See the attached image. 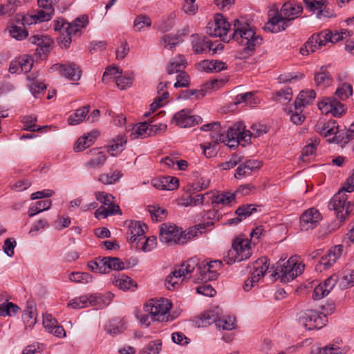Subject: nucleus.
<instances>
[{"label": "nucleus", "mask_w": 354, "mask_h": 354, "mask_svg": "<svg viewBox=\"0 0 354 354\" xmlns=\"http://www.w3.org/2000/svg\"><path fill=\"white\" fill-rule=\"evenodd\" d=\"M233 26L234 32L227 39L226 35L231 28V24L223 17V42H228L230 39L232 38L243 46L240 53V59H245L252 56L256 48L262 44V37L257 35L248 24H242L237 19L234 20Z\"/></svg>", "instance_id": "f257e3e1"}, {"label": "nucleus", "mask_w": 354, "mask_h": 354, "mask_svg": "<svg viewBox=\"0 0 354 354\" xmlns=\"http://www.w3.org/2000/svg\"><path fill=\"white\" fill-rule=\"evenodd\" d=\"M303 11V7L295 2L285 3L279 12L278 8L273 6L268 11L269 20L264 26V30L277 33L284 30L288 26V22L299 17Z\"/></svg>", "instance_id": "f03ea898"}, {"label": "nucleus", "mask_w": 354, "mask_h": 354, "mask_svg": "<svg viewBox=\"0 0 354 354\" xmlns=\"http://www.w3.org/2000/svg\"><path fill=\"white\" fill-rule=\"evenodd\" d=\"M88 17L82 15L68 23L63 17H58L53 21L55 31L59 32L61 35L57 38V42L62 48H68L72 41V37L80 32L88 24Z\"/></svg>", "instance_id": "7ed1b4c3"}, {"label": "nucleus", "mask_w": 354, "mask_h": 354, "mask_svg": "<svg viewBox=\"0 0 354 354\" xmlns=\"http://www.w3.org/2000/svg\"><path fill=\"white\" fill-rule=\"evenodd\" d=\"M267 132L266 127L261 124H253L250 130H245V126L242 122H237L227 130L226 138L229 147L236 145L245 147L250 144L251 138H258Z\"/></svg>", "instance_id": "20e7f679"}, {"label": "nucleus", "mask_w": 354, "mask_h": 354, "mask_svg": "<svg viewBox=\"0 0 354 354\" xmlns=\"http://www.w3.org/2000/svg\"><path fill=\"white\" fill-rule=\"evenodd\" d=\"M251 241L243 235L236 237L232 241V249L227 251L224 257L226 263L231 265L250 258L252 255Z\"/></svg>", "instance_id": "39448f33"}, {"label": "nucleus", "mask_w": 354, "mask_h": 354, "mask_svg": "<svg viewBox=\"0 0 354 354\" xmlns=\"http://www.w3.org/2000/svg\"><path fill=\"white\" fill-rule=\"evenodd\" d=\"M171 308V304L169 302L168 299H151L146 303L144 310L151 315L152 321L164 322L174 319L170 315H167Z\"/></svg>", "instance_id": "423d86ee"}, {"label": "nucleus", "mask_w": 354, "mask_h": 354, "mask_svg": "<svg viewBox=\"0 0 354 354\" xmlns=\"http://www.w3.org/2000/svg\"><path fill=\"white\" fill-rule=\"evenodd\" d=\"M298 320L308 330L320 329L328 322L326 315L311 309L300 312Z\"/></svg>", "instance_id": "0eeeda50"}, {"label": "nucleus", "mask_w": 354, "mask_h": 354, "mask_svg": "<svg viewBox=\"0 0 354 354\" xmlns=\"http://www.w3.org/2000/svg\"><path fill=\"white\" fill-rule=\"evenodd\" d=\"M159 239L167 245H183L187 243L185 232L176 225L162 223L160 228Z\"/></svg>", "instance_id": "6e6552de"}, {"label": "nucleus", "mask_w": 354, "mask_h": 354, "mask_svg": "<svg viewBox=\"0 0 354 354\" xmlns=\"http://www.w3.org/2000/svg\"><path fill=\"white\" fill-rule=\"evenodd\" d=\"M304 268V264L297 263L293 260L289 259L283 265L277 266L272 276L280 278L283 283H288L300 275Z\"/></svg>", "instance_id": "1a4fd4ad"}, {"label": "nucleus", "mask_w": 354, "mask_h": 354, "mask_svg": "<svg viewBox=\"0 0 354 354\" xmlns=\"http://www.w3.org/2000/svg\"><path fill=\"white\" fill-rule=\"evenodd\" d=\"M346 201V194L343 191L339 190L328 203V208L334 210L337 217L341 220L345 219L347 216L354 211V204Z\"/></svg>", "instance_id": "9d476101"}, {"label": "nucleus", "mask_w": 354, "mask_h": 354, "mask_svg": "<svg viewBox=\"0 0 354 354\" xmlns=\"http://www.w3.org/2000/svg\"><path fill=\"white\" fill-rule=\"evenodd\" d=\"M221 266V260L210 261L203 260L198 261V267L196 268L197 273L199 277L194 279L196 283L201 280L202 281H212L218 276V270Z\"/></svg>", "instance_id": "9b49d317"}, {"label": "nucleus", "mask_w": 354, "mask_h": 354, "mask_svg": "<svg viewBox=\"0 0 354 354\" xmlns=\"http://www.w3.org/2000/svg\"><path fill=\"white\" fill-rule=\"evenodd\" d=\"M28 40L37 46L35 57L40 59H46L52 49L53 39L48 35H35L30 37Z\"/></svg>", "instance_id": "f8f14e48"}, {"label": "nucleus", "mask_w": 354, "mask_h": 354, "mask_svg": "<svg viewBox=\"0 0 354 354\" xmlns=\"http://www.w3.org/2000/svg\"><path fill=\"white\" fill-rule=\"evenodd\" d=\"M190 109H182L175 113L172 122L176 125L183 127H189L202 122V118L198 115H192Z\"/></svg>", "instance_id": "ddd939ff"}, {"label": "nucleus", "mask_w": 354, "mask_h": 354, "mask_svg": "<svg viewBox=\"0 0 354 354\" xmlns=\"http://www.w3.org/2000/svg\"><path fill=\"white\" fill-rule=\"evenodd\" d=\"M147 227L145 224L140 221H131L128 225V232L130 236L127 237L129 241L131 243H135V247L139 250L140 242L145 239V230Z\"/></svg>", "instance_id": "4468645a"}, {"label": "nucleus", "mask_w": 354, "mask_h": 354, "mask_svg": "<svg viewBox=\"0 0 354 354\" xmlns=\"http://www.w3.org/2000/svg\"><path fill=\"white\" fill-rule=\"evenodd\" d=\"M322 113H331L335 117H340L344 113V105L335 97H326L318 103Z\"/></svg>", "instance_id": "2eb2a0df"}, {"label": "nucleus", "mask_w": 354, "mask_h": 354, "mask_svg": "<svg viewBox=\"0 0 354 354\" xmlns=\"http://www.w3.org/2000/svg\"><path fill=\"white\" fill-rule=\"evenodd\" d=\"M328 36V35L326 34V31L312 35L306 43L305 47L301 48L302 55H307L310 52L314 53L322 46H325L329 42Z\"/></svg>", "instance_id": "dca6fc26"}, {"label": "nucleus", "mask_w": 354, "mask_h": 354, "mask_svg": "<svg viewBox=\"0 0 354 354\" xmlns=\"http://www.w3.org/2000/svg\"><path fill=\"white\" fill-rule=\"evenodd\" d=\"M321 214L315 208L305 211L300 217V227L301 230L307 231L315 228L321 221Z\"/></svg>", "instance_id": "f3484780"}, {"label": "nucleus", "mask_w": 354, "mask_h": 354, "mask_svg": "<svg viewBox=\"0 0 354 354\" xmlns=\"http://www.w3.org/2000/svg\"><path fill=\"white\" fill-rule=\"evenodd\" d=\"M32 66L33 61L31 57L23 55L10 62L8 71L11 73H26L30 71Z\"/></svg>", "instance_id": "a211bd4d"}, {"label": "nucleus", "mask_w": 354, "mask_h": 354, "mask_svg": "<svg viewBox=\"0 0 354 354\" xmlns=\"http://www.w3.org/2000/svg\"><path fill=\"white\" fill-rule=\"evenodd\" d=\"M339 277L337 274H333L326 279L324 283L317 285L313 291V298L314 299H320L326 296L338 282Z\"/></svg>", "instance_id": "6ab92c4d"}, {"label": "nucleus", "mask_w": 354, "mask_h": 354, "mask_svg": "<svg viewBox=\"0 0 354 354\" xmlns=\"http://www.w3.org/2000/svg\"><path fill=\"white\" fill-rule=\"evenodd\" d=\"M56 69H59L61 74L67 79L73 81H78L82 75L80 67L74 62L67 64H55Z\"/></svg>", "instance_id": "aec40b11"}, {"label": "nucleus", "mask_w": 354, "mask_h": 354, "mask_svg": "<svg viewBox=\"0 0 354 354\" xmlns=\"http://www.w3.org/2000/svg\"><path fill=\"white\" fill-rule=\"evenodd\" d=\"M221 309L218 307L207 310L199 318L201 323H198V326L206 327L215 324L216 327L220 328L221 324Z\"/></svg>", "instance_id": "412c9836"}, {"label": "nucleus", "mask_w": 354, "mask_h": 354, "mask_svg": "<svg viewBox=\"0 0 354 354\" xmlns=\"http://www.w3.org/2000/svg\"><path fill=\"white\" fill-rule=\"evenodd\" d=\"M43 326L50 333L58 337L66 336V332L62 326L58 324L55 318L50 314H47L43 317Z\"/></svg>", "instance_id": "4be33fe9"}, {"label": "nucleus", "mask_w": 354, "mask_h": 354, "mask_svg": "<svg viewBox=\"0 0 354 354\" xmlns=\"http://www.w3.org/2000/svg\"><path fill=\"white\" fill-rule=\"evenodd\" d=\"M326 1H317V0H305V4L307 8L310 11L315 12L317 11V17L322 19V17H330V11L327 5Z\"/></svg>", "instance_id": "5701e85b"}, {"label": "nucleus", "mask_w": 354, "mask_h": 354, "mask_svg": "<svg viewBox=\"0 0 354 354\" xmlns=\"http://www.w3.org/2000/svg\"><path fill=\"white\" fill-rule=\"evenodd\" d=\"M338 127L337 122L335 120H330L328 122L319 121L315 127V131L324 137L337 136Z\"/></svg>", "instance_id": "b1692460"}, {"label": "nucleus", "mask_w": 354, "mask_h": 354, "mask_svg": "<svg viewBox=\"0 0 354 354\" xmlns=\"http://www.w3.org/2000/svg\"><path fill=\"white\" fill-rule=\"evenodd\" d=\"M261 166V162L257 160H248L237 167L234 177L241 178L250 175L253 171L259 169Z\"/></svg>", "instance_id": "393cba45"}, {"label": "nucleus", "mask_w": 354, "mask_h": 354, "mask_svg": "<svg viewBox=\"0 0 354 354\" xmlns=\"http://www.w3.org/2000/svg\"><path fill=\"white\" fill-rule=\"evenodd\" d=\"M257 211V205L253 204H245L239 207L235 213L237 217L228 220L226 224L234 225L240 223L243 219L252 215Z\"/></svg>", "instance_id": "a878e982"}, {"label": "nucleus", "mask_w": 354, "mask_h": 354, "mask_svg": "<svg viewBox=\"0 0 354 354\" xmlns=\"http://www.w3.org/2000/svg\"><path fill=\"white\" fill-rule=\"evenodd\" d=\"M99 134L100 133L98 131H92L88 133L86 135H84V136L78 138L74 146L75 151L80 152L88 148L93 144L95 140L98 137Z\"/></svg>", "instance_id": "bb28decb"}, {"label": "nucleus", "mask_w": 354, "mask_h": 354, "mask_svg": "<svg viewBox=\"0 0 354 354\" xmlns=\"http://www.w3.org/2000/svg\"><path fill=\"white\" fill-rule=\"evenodd\" d=\"M97 296L91 295L89 297L82 295L71 300L68 306L73 309H80L88 306H95L97 303Z\"/></svg>", "instance_id": "cd10ccee"}, {"label": "nucleus", "mask_w": 354, "mask_h": 354, "mask_svg": "<svg viewBox=\"0 0 354 354\" xmlns=\"http://www.w3.org/2000/svg\"><path fill=\"white\" fill-rule=\"evenodd\" d=\"M343 246L342 245L335 246L333 250H330L326 255L322 257L319 261L320 264L322 265L325 269L330 268L341 256Z\"/></svg>", "instance_id": "c85d7f7f"}, {"label": "nucleus", "mask_w": 354, "mask_h": 354, "mask_svg": "<svg viewBox=\"0 0 354 354\" xmlns=\"http://www.w3.org/2000/svg\"><path fill=\"white\" fill-rule=\"evenodd\" d=\"M201 130L209 131L211 139L209 142L219 145V142L221 141V125L220 122H213L204 124L201 127Z\"/></svg>", "instance_id": "c756f323"}, {"label": "nucleus", "mask_w": 354, "mask_h": 354, "mask_svg": "<svg viewBox=\"0 0 354 354\" xmlns=\"http://www.w3.org/2000/svg\"><path fill=\"white\" fill-rule=\"evenodd\" d=\"M220 46H221V44H218L214 48L213 43L207 37H203L193 43V49L196 54L203 53L212 50L214 51L213 53H215Z\"/></svg>", "instance_id": "7c9ffc66"}, {"label": "nucleus", "mask_w": 354, "mask_h": 354, "mask_svg": "<svg viewBox=\"0 0 354 354\" xmlns=\"http://www.w3.org/2000/svg\"><path fill=\"white\" fill-rule=\"evenodd\" d=\"M253 272L251 274L259 281L265 276L269 268V260L263 257L258 259L252 263Z\"/></svg>", "instance_id": "2f4dec72"}, {"label": "nucleus", "mask_w": 354, "mask_h": 354, "mask_svg": "<svg viewBox=\"0 0 354 354\" xmlns=\"http://www.w3.org/2000/svg\"><path fill=\"white\" fill-rule=\"evenodd\" d=\"M127 142V138L124 135H118L109 142L108 151L111 156H116L124 149Z\"/></svg>", "instance_id": "473e14b6"}, {"label": "nucleus", "mask_w": 354, "mask_h": 354, "mask_svg": "<svg viewBox=\"0 0 354 354\" xmlns=\"http://www.w3.org/2000/svg\"><path fill=\"white\" fill-rule=\"evenodd\" d=\"M187 60L183 55H178L171 61L167 67V73L172 75L177 73H181L186 68Z\"/></svg>", "instance_id": "72a5a7b5"}, {"label": "nucleus", "mask_w": 354, "mask_h": 354, "mask_svg": "<svg viewBox=\"0 0 354 354\" xmlns=\"http://www.w3.org/2000/svg\"><path fill=\"white\" fill-rule=\"evenodd\" d=\"M206 32L212 37L221 38V14L214 15V21H209L206 26Z\"/></svg>", "instance_id": "f704fd0d"}, {"label": "nucleus", "mask_w": 354, "mask_h": 354, "mask_svg": "<svg viewBox=\"0 0 354 354\" xmlns=\"http://www.w3.org/2000/svg\"><path fill=\"white\" fill-rule=\"evenodd\" d=\"M316 97V93L314 90H306L299 93L295 102V109H301L302 107L309 104Z\"/></svg>", "instance_id": "c9c22d12"}, {"label": "nucleus", "mask_w": 354, "mask_h": 354, "mask_svg": "<svg viewBox=\"0 0 354 354\" xmlns=\"http://www.w3.org/2000/svg\"><path fill=\"white\" fill-rule=\"evenodd\" d=\"M113 283L124 290H130L137 286L136 282L133 279L124 274H118V276H115Z\"/></svg>", "instance_id": "e433bc0d"}, {"label": "nucleus", "mask_w": 354, "mask_h": 354, "mask_svg": "<svg viewBox=\"0 0 354 354\" xmlns=\"http://www.w3.org/2000/svg\"><path fill=\"white\" fill-rule=\"evenodd\" d=\"M8 30L10 35L19 41L26 39L28 35V32L26 28L16 21L10 24L8 27Z\"/></svg>", "instance_id": "4c0bfd02"}, {"label": "nucleus", "mask_w": 354, "mask_h": 354, "mask_svg": "<svg viewBox=\"0 0 354 354\" xmlns=\"http://www.w3.org/2000/svg\"><path fill=\"white\" fill-rule=\"evenodd\" d=\"M198 261L199 260L196 258H192L187 261L186 265L183 263L180 268L174 270L172 274L174 276H176V277H180L185 276V274L192 273L195 270V266L196 268L198 267Z\"/></svg>", "instance_id": "58836bf2"}, {"label": "nucleus", "mask_w": 354, "mask_h": 354, "mask_svg": "<svg viewBox=\"0 0 354 354\" xmlns=\"http://www.w3.org/2000/svg\"><path fill=\"white\" fill-rule=\"evenodd\" d=\"M243 102L245 103L246 105L254 107L259 104L260 100L254 96V92H247L239 94L235 97L234 105H237Z\"/></svg>", "instance_id": "ea45409f"}, {"label": "nucleus", "mask_w": 354, "mask_h": 354, "mask_svg": "<svg viewBox=\"0 0 354 354\" xmlns=\"http://www.w3.org/2000/svg\"><path fill=\"white\" fill-rule=\"evenodd\" d=\"M212 222H203L189 227L187 232L185 231L187 241L195 236H198L205 233L209 227L212 226Z\"/></svg>", "instance_id": "a19ab883"}, {"label": "nucleus", "mask_w": 354, "mask_h": 354, "mask_svg": "<svg viewBox=\"0 0 354 354\" xmlns=\"http://www.w3.org/2000/svg\"><path fill=\"white\" fill-rule=\"evenodd\" d=\"M90 110V106H84L75 111L74 114L71 115L68 119V123L70 125H76L82 122L87 116Z\"/></svg>", "instance_id": "79ce46f5"}, {"label": "nucleus", "mask_w": 354, "mask_h": 354, "mask_svg": "<svg viewBox=\"0 0 354 354\" xmlns=\"http://www.w3.org/2000/svg\"><path fill=\"white\" fill-rule=\"evenodd\" d=\"M183 41V39L180 38V36L175 34H167L163 35L160 39V43L165 48L172 50L179 44Z\"/></svg>", "instance_id": "37998d69"}, {"label": "nucleus", "mask_w": 354, "mask_h": 354, "mask_svg": "<svg viewBox=\"0 0 354 354\" xmlns=\"http://www.w3.org/2000/svg\"><path fill=\"white\" fill-rule=\"evenodd\" d=\"M315 82L317 86L327 87L332 84L333 78L330 74L326 71L324 66L320 69V72L315 74Z\"/></svg>", "instance_id": "c03bdc74"}, {"label": "nucleus", "mask_w": 354, "mask_h": 354, "mask_svg": "<svg viewBox=\"0 0 354 354\" xmlns=\"http://www.w3.org/2000/svg\"><path fill=\"white\" fill-rule=\"evenodd\" d=\"M51 204L50 199L37 201L35 205L29 207L28 214L30 217H32L39 212L50 209Z\"/></svg>", "instance_id": "a18cd8bd"}, {"label": "nucleus", "mask_w": 354, "mask_h": 354, "mask_svg": "<svg viewBox=\"0 0 354 354\" xmlns=\"http://www.w3.org/2000/svg\"><path fill=\"white\" fill-rule=\"evenodd\" d=\"M90 152L96 156L86 162V166L91 168L100 167L103 165L106 160V156L102 151H97V149H93Z\"/></svg>", "instance_id": "49530a36"}, {"label": "nucleus", "mask_w": 354, "mask_h": 354, "mask_svg": "<svg viewBox=\"0 0 354 354\" xmlns=\"http://www.w3.org/2000/svg\"><path fill=\"white\" fill-rule=\"evenodd\" d=\"M104 257H97L94 261H90L88 262V267L92 272H98L100 274H106V266Z\"/></svg>", "instance_id": "de8ad7c7"}, {"label": "nucleus", "mask_w": 354, "mask_h": 354, "mask_svg": "<svg viewBox=\"0 0 354 354\" xmlns=\"http://www.w3.org/2000/svg\"><path fill=\"white\" fill-rule=\"evenodd\" d=\"M354 138V122L352 123L345 133L334 136L330 142L346 145Z\"/></svg>", "instance_id": "09e8293b"}, {"label": "nucleus", "mask_w": 354, "mask_h": 354, "mask_svg": "<svg viewBox=\"0 0 354 354\" xmlns=\"http://www.w3.org/2000/svg\"><path fill=\"white\" fill-rule=\"evenodd\" d=\"M106 271L109 273L111 270H122L125 268L124 263L118 257H105Z\"/></svg>", "instance_id": "8fccbe9b"}, {"label": "nucleus", "mask_w": 354, "mask_h": 354, "mask_svg": "<svg viewBox=\"0 0 354 354\" xmlns=\"http://www.w3.org/2000/svg\"><path fill=\"white\" fill-rule=\"evenodd\" d=\"M149 123L147 122H141L138 126L133 128V131L131 133L132 139L138 138H145L149 137Z\"/></svg>", "instance_id": "3c124183"}, {"label": "nucleus", "mask_w": 354, "mask_h": 354, "mask_svg": "<svg viewBox=\"0 0 354 354\" xmlns=\"http://www.w3.org/2000/svg\"><path fill=\"white\" fill-rule=\"evenodd\" d=\"M122 176V173L115 170L112 174H102L99 176L98 180L104 185L115 183Z\"/></svg>", "instance_id": "603ef678"}, {"label": "nucleus", "mask_w": 354, "mask_h": 354, "mask_svg": "<svg viewBox=\"0 0 354 354\" xmlns=\"http://www.w3.org/2000/svg\"><path fill=\"white\" fill-rule=\"evenodd\" d=\"M36 122L37 117L32 115L24 116L22 119L24 129L32 132L38 131L42 129V127H38L36 124ZM43 128H44V127H43Z\"/></svg>", "instance_id": "864d4df0"}, {"label": "nucleus", "mask_w": 354, "mask_h": 354, "mask_svg": "<svg viewBox=\"0 0 354 354\" xmlns=\"http://www.w3.org/2000/svg\"><path fill=\"white\" fill-rule=\"evenodd\" d=\"M352 94L353 87L346 82L339 84L335 92V95L342 100L348 99Z\"/></svg>", "instance_id": "5fc2aeb1"}, {"label": "nucleus", "mask_w": 354, "mask_h": 354, "mask_svg": "<svg viewBox=\"0 0 354 354\" xmlns=\"http://www.w3.org/2000/svg\"><path fill=\"white\" fill-rule=\"evenodd\" d=\"M69 279L76 283H88L93 281V276L88 272H74L70 274Z\"/></svg>", "instance_id": "6e6d98bb"}, {"label": "nucleus", "mask_w": 354, "mask_h": 354, "mask_svg": "<svg viewBox=\"0 0 354 354\" xmlns=\"http://www.w3.org/2000/svg\"><path fill=\"white\" fill-rule=\"evenodd\" d=\"M55 14V9L40 8L34 15L37 23L50 21Z\"/></svg>", "instance_id": "4d7b16f0"}, {"label": "nucleus", "mask_w": 354, "mask_h": 354, "mask_svg": "<svg viewBox=\"0 0 354 354\" xmlns=\"http://www.w3.org/2000/svg\"><path fill=\"white\" fill-rule=\"evenodd\" d=\"M160 182L163 183L165 190H174L179 186V180L174 176H162L160 178Z\"/></svg>", "instance_id": "13d9d810"}, {"label": "nucleus", "mask_w": 354, "mask_h": 354, "mask_svg": "<svg viewBox=\"0 0 354 354\" xmlns=\"http://www.w3.org/2000/svg\"><path fill=\"white\" fill-rule=\"evenodd\" d=\"M201 148L203 151L204 155L207 158H212L216 156L220 150L219 145L213 144L212 142H204L200 145Z\"/></svg>", "instance_id": "bf43d9fd"}, {"label": "nucleus", "mask_w": 354, "mask_h": 354, "mask_svg": "<svg viewBox=\"0 0 354 354\" xmlns=\"http://www.w3.org/2000/svg\"><path fill=\"white\" fill-rule=\"evenodd\" d=\"M221 64V61H213V60H203L198 64L200 68L202 71L205 72H212L214 70H216L217 71H221V68H220V65Z\"/></svg>", "instance_id": "052dcab7"}, {"label": "nucleus", "mask_w": 354, "mask_h": 354, "mask_svg": "<svg viewBox=\"0 0 354 354\" xmlns=\"http://www.w3.org/2000/svg\"><path fill=\"white\" fill-rule=\"evenodd\" d=\"M339 286L342 289H346L354 286V270L344 274L338 279Z\"/></svg>", "instance_id": "680f3d73"}, {"label": "nucleus", "mask_w": 354, "mask_h": 354, "mask_svg": "<svg viewBox=\"0 0 354 354\" xmlns=\"http://www.w3.org/2000/svg\"><path fill=\"white\" fill-rule=\"evenodd\" d=\"M149 212L151 214L152 220L158 222L162 221L167 216V210L161 207L150 206Z\"/></svg>", "instance_id": "e2e57ef3"}, {"label": "nucleus", "mask_w": 354, "mask_h": 354, "mask_svg": "<svg viewBox=\"0 0 354 354\" xmlns=\"http://www.w3.org/2000/svg\"><path fill=\"white\" fill-rule=\"evenodd\" d=\"M237 328V320L234 315H225L223 317V330H233Z\"/></svg>", "instance_id": "0e129e2a"}, {"label": "nucleus", "mask_w": 354, "mask_h": 354, "mask_svg": "<svg viewBox=\"0 0 354 354\" xmlns=\"http://www.w3.org/2000/svg\"><path fill=\"white\" fill-rule=\"evenodd\" d=\"M151 25V19L147 15H138L134 21V28L136 31H141L145 26L149 27Z\"/></svg>", "instance_id": "69168bd1"}, {"label": "nucleus", "mask_w": 354, "mask_h": 354, "mask_svg": "<svg viewBox=\"0 0 354 354\" xmlns=\"http://www.w3.org/2000/svg\"><path fill=\"white\" fill-rule=\"evenodd\" d=\"M292 97V89L289 87H284L276 93L277 100L283 104L290 102Z\"/></svg>", "instance_id": "338daca9"}, {"label": "nucleus", "mask_w": 354, "mask_h": 354, "mask_svg": "<svg viewBox=\"0 0 354 354\" xmlns=\"http://www.w3.org/2000/svg\"><path fill=\"white\" fill-rule=\"evenodd\" d=\"M156 245V237L151 236L150 237L147 238L142 240L140 242V248L139 249L142 250L143 252H149L152 250Z\"/></svg>", "instance_id": "774afa93"}]
</instances>
